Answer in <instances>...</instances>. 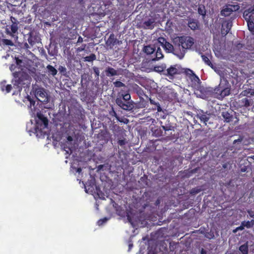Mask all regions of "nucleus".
<instances>
[{"instance_id": "obj_8", "label": "nucleus", "mask_w": 254, "mask_h": 254, "mask_svg": "<svg viewBox=\"0 0 254 254\" xmlns=\"http://www.w3.org/2000/svg\"><path fill=\"white\" fill-rule=\"evenodd\" d=\"M35 96L38 101L41 102L47 103L49 101L48 94L43 88H39L36 89Z\"/></svg>"}, {"instance_id": "obj_19", "label": "nucleus", "mask_w": 254, "mask_h": 254, "mask_svg": "<svg viewBox=\"0 0 254 254\" xmlns=\"http://www.w3.org/2000/svg\"><path fill=\"white\" fill-rule=\"evenodd\" d=\"M154 52V56L152 57V61H157L163 57L161 49L158 47Z\"/></svg>"}, {"instance_id": "obj_57", "label": "nucleus", "mask_w": 254, "mask_h": 254, "mask_svg": "<svg viewBox=\"0 0 254 254\" xmlns=\"http://www.w3.org/2000/svg\"><path fill=\"white\" fill-rule=\"evenodd\" d=\"M206 252L203 250L202 249L201 251V254H206Z\"/></svg>"}, {"instance_id": "obj_50", "label": "nucleus", "mask_w": 254, "mask_h": 254, "mask_svg": "<svg viewBox=\"0 0 254 254\" xmlns=\"http://www.w3.org/2000/svg\"><path fill=\"white\" fill-rule=\"evenodd\" d=\"M157 68H158V69L156 70L157 71H158L160 72L164 71V67L162 66H158Z\"/></svg>"}, {"instance_id": "obj_51", "label": "nucleus", "mask_w": 254, "mask_h": 254, "mask_svg": "<svg viewBox=\"0 0 254 254\" xmlns=\"http://www.w3.org/2000/svg\"><path fill=\"white\" fill-rule=\"evenodd\" d=\"M83 42V38L81 36H79L77 40V43Z\"/></svg>"}, {"instance_id": "obj_3", "label": "nucleus", "mask_w": 254, "mask_h": 254, "mask_svg": "<svg viewBox=\"0 0 254 254\" xmlns=\"http://www.w3.org/2000/svg\"><path fill=\"white\" fill-rule=\"evenodd\" d=\"M13 75L14 78L13 81V87L16 89L13 94H17L20 93L26 84L25 81L28 79V75L26 73L21 71H15L13 73Z\"/></svg>"}, {"instance_id": "obj_53", "label": "nucleus", "mask_w": 254, "mask_h": 254, "mask_svg": "<svg viewBox=\"0 0 254 254\" xmlns=\"http://www.w3.org/2000/svg\"><path fill=\"white\" fill-rule=\"evenodd\" d=\"M67 140L68 141H72L73 138H72V136H68L67 137Z\"/></svg>"}, {"instance_id": "obj_11", "label": "nucleus", "mask_w": 254, "mask_h": 254, "mask_svg": "<svg viewBox=\"0 0 254 254\" xmlns=\"http://www.w3.org/2000/svg\"><path fill=\"white\" fill-rule=\"evenodd\" d=\"M179 73L178 69L175 66H171L166 70L164 74L172 78L174 75Z\"/></svg>"}, {"instance_id": "obj_9", "label": "nucleus", "mask_w": 254, "mask_h": 254, "mask_svg": "<svg viewBox=\"0 0 254 254\" xmlns=\"http://www.w3.org/2000/svg\"><path fill=\"white\" fill-rule=\"evenodd\" d=\"M232 26V21L231 19L224 21L222 24L221 33L222 36H225L230 31Z\"/></svg>"}, {"instance_id": "obj_52", "label": "nucleus", "mask_w": 254, "mask_h": 254, "mask_svg": "<svg viewBox=\"0 0 254 254\" xmlns=\"http://www.w3.org/2000/svg\"><path fill=\"white\" fill-rule=\"evenodd\" d=\"M24 47L27 50L30 48L29 45L27 43H24Z\"/></svg>"}, {"instance_id": "obj_28", "label": "nucleus", "mask_w": 254, "mask_h": 254, "mask_svg": "<svg viewBox=\"0 0 254 254\" xmlns=\"http://www.w3.org/2000/svg\"><path fill=\"white\" fill-rule=\"evenodd\" d=\"M201 58H202V61L205 63V64H207V65H208L211 67H213V64H212V63L211 62L209 58L207 56H206L204 55H202Z\"/></svg>"}, {"instance_id": "obj_34", "label": "nucleus", "mask_w": 254, "mask_h": 254, "mask_svg": "<svg viewBox=\"0 0 254 254\" xmlns=\"http://www.w3.org/2000/svg\"><path fill=\"white\" fill-rule=\"evenodd\" d=\"M36 38L32 35V34H30L28 38V42L29 44L31 46H33L36 43L35 42Z\"/></svg>"}, {"instance_id": "obj_62", "label": "nucleus", "mask_w": 254, "mask_h": 254, "mask_svg": "<svg viewBox=\"0 0 254 254\" xmlns=\"http://www.w3.org/2000/svg\"><path fill=\"white\" fill-rule=\"evenodd\" d=\"M132 247V244H129V249H130L131 247Z\"/></svg>"}, {"instance_id": "obj_44", "label": "nucleus", "mask_w": 254, "mask_h": 254, "mask_svg": "<svg viewBox=\"0 0 254 254\" xmlns=\"http://www.w3.org/2000/svg\"><path fill=\"white\" fill-rule=\"evenodd\" d=\"M244 47V45L241 43H238L235 45V48L238 50H242Z\"/></svg>"}, {"instance_id": "obj_26", "label": "nucleus", "mask_w": 254, "mask_h": 254, "mask_svg": "<svg viewBox=\"0 0 254 254\" xmlns=\"http://www.w3.org/2000/svg\"><path fill=\"white\" fill-rule=\"evenodd\" d=\"M232 13V11H231L230 8H229L227 5L224 9H223L221 11V15H223L224 16H230Z\"/></svg>"}, {"instance_id": "obj_17", "label": "nucleus", "mask_w": 254, "mask_h": 254, "mask_svg": "<svg viewBox=\"0 0 254 254\" xmlns=\"http://www.w3.org/2000/svg\"><path fill=\"white\" fill-rule=\"evenodd\" d=\"M243 88L244 90L241 93V95L248 97H251L254 95V89L250 88H247L245 87V85L243 86Z\"/></svg>"}, {"instance_id": "obj_29", "label": "nucleus", "mask_w": 254, "mask_h": 254, "mask_svg": "<svg viewBox=\"0 0 254 254\" xmlns=\"http://www.w3.org/2000/svg\"><path fill=\"white\" fill-rule=\"evenodd\" d=\"M239 250L243 254H248V246L247 244H245L244 245H241L239 247Z\"/></svg>"}, {"instance_id": "obj_25", "label": "nucleus", "mask_w": 254, "mask_h": 254, "mask_svg": "<svg viewBox=\"0 0 254 254\" xmlns=\"http://www.w3.org/2000/svg\"><path fill=\"white\" fill-rule=\"evenodd\" d=\"M149 101L151 104L154 105V108H153V110H157L158 112H160L162 111V109L158 102H155L153 100L149 98Z\"/></svg>"}, {"instance_id": "obj_48", "label": "nucleus", "mask_w": 254, "mask_h": 254, "mask_svg": "<svg viewBox=\"0 0 254 254\" xmlns=\"http://www.w3.org/2000/svg\"><path fill=\"white\" fill-rule=\"evenodd\" d=\"M16 64L17 65L21 66V64L22 63V61L18 58L15 59Z\"/></svg>"}, {"instance_id": "obj_40", "label": "nucleus", "mask_w": 254, "mask_h": 254, "mask_svg": "<svg viewBox=\"0 0 254 254\" xmlns=\"http://www.w3.org/2000/svg\"><path fill=\"white\" fill-rule=\"evenodd\" d=\"M92 69H93L94 73L95 75V77L96 78L98 79L99 75H100V71H99V68L96 66H93V67H92Z\"/></svg>"}, {"instance_id": "obj_16", "label": "nucleus", "mask_w": 254, "mask_h": 254, "mask_svg": "<svg viewBox=\"0 0 254 254\" xmlns=\"http://www.w3.org/2000/svg\"><path fill=\"white\" fill-rule=\"evenodd\" d=\"M143 27L146 29H153L155 26V20L153 19H148L143 23Z\"/></svg>"}, {"instance_id": "obj_43", "label": "nucleus", "mask_w": 254, "mask_h": 254, "mask_svg": "<svg viewBox=\"0 0 254 254\" xmlns=\"http://www.w3.org/2000/svg\"><path fill=\"white\" fill-rule=\"evenodd\" d=\"M108 220V219L107 218L105 217V218H103V219H101L99 220L98 221L97 223H98V225H99V226H100V225H103L104 223H105L106 222H107V221Z\"/></svg>"}, {"instance_id": "obj_24", "label": "nucleus", "mask_w": 254, "mask_h": 254, "mask_svg": "<svg viewBox=\"0 0 254 254\" xmlns=\"http://www.w3.org/2000/svg\"><path fill=\"white\" fill-rule=\"evenodd\" d=\"M6 81H4L1 83V89L2 91L5 90L7 93H9L12 89V86L11 84H7L5 85Z\"/></svg>"}, {"instance_id": "obj_30", "label": "nucleus", "mask_w": 254, "mask_h": 254, "mask_svg": "<svg viewBox=\"0 0 254 254\" xmlns=\"http://www.w3.org/2000/svg\"><path fill=\"white\" fill-rule=\"evenodd\" d=\"M222 116L226 122H229L232 118V116L228 112H222Z\"/></svg>"}, {"instance_id": "obj_14", "label": "nucleus", "mask_w": 254, "mask_h": 254, "mask_svg": "<svg viewBox=\"0 0 254 254\" xmlns=\"http://www.w3.org/2000/svg\"><path fill=\"white\" fill-rule=\"evenodd\" d=\"M198 21L194 19H190L188 22V26L192 30L198 29L199 28Z\"/></svg>"}, {"instance_id": "obj_27", "label": "nucleus", "mask_w": 254, "mask_h": 254, "mask_svg": "<svg viewBox=\"0 0 254 254\" xmlns=\"http://www.w3.org/2000/svg\"><path fill=\"white\" fill-rule=\"evenodd\" d=\"M96 59V56L94 54H91L89 56H86L83 58L84 62H91L95 61Z\"/></svg>"}, {"instance_id": "obj_59", "label": "nucleus", "mask_w": 254, "mask_h": 254, "mask_svg": "<svg viewBox=\"0 0 254 254\" xmlns=\"http://www.w3.org/2000/svg\"><path fill=\"white\" fill-rule=\"evenodd\" d=\"M243 226H243V225L239 227L238 228H237V229H238V230H243L244 229Z\"/></svg>"}, {"instance_id": "obj_55", "label": "nucleus", "mask_w": 254, "mask_h": 254, "mask_svg": "<svg viewBox=\"0 0 254 254\" xmlns=\"http://www.w3.org/2000/svg\"><path fill=\"white\" fill-rule=\"evenodd\" d=\"M15 67V65H13V64L11 65V66H10V70L12 71L14 69Z\"/></svg>"}, {"instance_id": "obj_22", "label": "nucleus", "mask_w": 254, "mask_h": 254, "mask_svg": "<svg viewBox=\"0 0 254 254\" xmlns=\"http://www.w3.org/2000/svg\"><path fill=\"white\" fill-rule=\"evenodd\" d=\"M253 101L251 99H249L247 98H244L239 101V103L242 107L247 108L249 107Z\"/></svg>"}, {"instance_id": "obj_45", "label": "nucleus", "mask_w": 254, "mask_h": 254, "mask_svg": "<svg viewBox=\"0 0 254 254\" xmlns=\"http://www.w3.org/2000/svg\"><path fill=\"white\" fill-rule=\"evenodd\" d=\"M243 140V138L240 136L238 139H235L233 141V144L235 145L236 143H241Z\"/></svg>"}, {"instance_id": "obj_18", "label": "nucleus", "mask_w": 254, "mask_h": 254, "mask_svg": "<svg viewBox=\"0 0 254 254\" xmlns=\"http://www.w3.org/2000/svg\"><path fill=\"white\" fill-rule=\"evenodd\" d=\"M106 75L107 76H113L118 75L117 70L112 67L108 66L105 70Z\"/></svg>"}, {"instance_id": "obj_42", "label": "nucleus", "mask_w": 254, "mask_h": 254, "mask_svg": "<svg viewBox=\"0 0 254 254\" xmlns=\"http://www.w3.org/2000/svg\"><path fill=\"white\" fill-rule=\"evenodd\" d=\"M3 44L7 46H13V43L10 40L8 39H2V40Z\"/></svg>"}, {"instance_id": "obj_63", "label": "nucleus", "mask_w": 254, "mask_h": 254, "mask_svg": "<svg viewBox=\"0 0 254 254\" xmlns=\"http://www.w3.org/2000/svg\"><path fill=\"white\" fill-rule=\"evenodd\" d=\"M80 3H81L83 0H78Z\"/></svg>"}, {"instance_id": "obj_10", "label": "nucleus", "mask_w": 254, "mask_h": 254, "mask_svg": "<svg viewBox=\"0 0 254 254\" xmlns=\"http://www.w3.org/2000/svg\"><path fill=\"white\" fill-rule=\"evenodd\" d=\"M156 48L154 46L148 45L143 47V51L147 55L150 56V58L152 60V57L154 56V52Z\"/></svg>"}, {"instance_id": "obj_6", "label": "nucleus", "mask_w": 254, "mask_h": 254, "mask_svg": "<svg viewBox=\"0 0 254 254\" xmlns=\"http://www.w3.org/2000/svg\"><path fill=\"white\" fill-rule=\"evenodd\" d=\"M185 73L187 79L190 81L191 86L194 88H197L200 85V80L199 77L190 69H186Z\"/></svg>"}, {"instance_id": "obj_38", "label": "nucleus", "mask_w": 254, "mask_h": 254, "mask_svg": "<svg viewBox=\"0 0 254 254\" xmlns=\"http://www.w3.org/2000/svg\"><path fill=\"white\" fill-rule=\"evenodd\" d=\"M10 29H11V32L13 33V34H14L16 32H17V30H18V26H17V24L16 23H13L10 26Z\"/></svg>"}, {"instance_id": "obj_32", "label": "nucleus", "mask_w": 254, "mask_h": 254, "mask_svg": "<svg viewBox=\"0 0 254 254\" xmlns=\"http://www.w3.org/2000/svg\"><path fill=\"white\" fill-rule=\"evenodd\" d=\"M227 6L232 12L238 11L240 9V6L238 4H228Z\"/></svg>"}, {"instance_id": "obj_7", "label": "nucleus", "mask_w": 254, "mask_h": 254, "mask_svg": "<svg viewBox=\"0 0 254 254\" xmlns=\"http://www.w3.org/2000/svg\"><path fill=\"white\" fill-rule=\"evenodd\" d=\"M158 42L167 53H172L175 55L176 44L174 47L171 43L167 42L164 37H159L158 39Z\"/></svg>"}, {"instance_id": "obj_1", "label": "nucleus", "mask_w": 254, "mask_h": 254, "mask_svg": "<svg viewBox=\"0 0 254 254\" xmlns=\"http://www.w3.org/2000/svg\"><path fill=\"white\" fill-rule=\"evenodd\" d=\"M194 44V39L189 36L179 37V42L176 44L175 55L179 59H183L188 50L191 48Z\"/></svg>"}, {"instance_id": "obj_64", "label": "nucleus", "mask_w": 254, "mask_h": 254, "mask_svg": "<svg viewBox=\"0 0 254 254\" xmlns=\"http://www.w3.org/2000/svg\"><path fill=\"white\" fill-rule=\"evenodd\" d=\"M253 159L254 160V155L253 157Z\"/></svg>"}, {"instance_id": "obj_60", "label": "nucleus", "mask_w": 254, "mask_h": 254, "mask_svg": "<svg viewBox=\"0 0 254 254\" xmlns=\"http://www.w3.org/2000/svg\"><path fill=\"white\" fill-rule=\"evenodd\" d=\"M66 148H67V147L64 146V150L67 152L68 151L66 150ZM68 149L71 152V149L69 147H68Z\"/></svg>"}, {"instance_id": "obj_36", "label": "nucleus", "mask_w": 254, "mask_h": 254, "mask_svg": "<svg viewBox=\"0 0 254 254\" xmlns=\"http://www.w3.org/2000/svg\"><path fill=\"white\" fill-rule=\"evenodd\" d=\"M60 72L63 75H66L67 72L66 68L62 65H60L58 68Z\"/></svg>"}, {"instance_id": "obj_35", "label": "nucleus", "mask_w": 254, "mask_h": 254, "mask_svg": "<svg viewBox=\"0 0 254 254\" xmlns=\"http://www.w3.org/2000/svg\"><path fill=\"white\" fill-rule=\"evenodd\" d=\"M198 12L200 15L204 16L206 14L205 7L202 6H199L198 8Z\"/></svg>"}, {"instance_id": "obj_46", "label": "nucleus", "mask_w": 254, "mask_h": 254, "mask_svg": "<svg viewBox=\"0 0 254 254\" xmlns=\"http://www.w3.org/2000/svg\"><path fill=\"white\" fill-rule=\"evenodd\" d=\"M85 48H86V45L82 44L80 47H78L77 49V51L78 52H82L85 50Z\"/></svg>"}, {"instance_id": "obj_2", "label": "nucleus", "mask_w": 254, "mask_h": 254, "mask_svg": "<svg viewBox=\"0 0 254 254\" xmlns=\"http://www.w3.org/2000/svg\"><path fill=\"white\" fill-rule=\"evenodd\" d=\"M131 96L128 91L121 90L118 93L116 103L121 109L130 111L133 108V101L130 100Z\"/></svg>"}, {"instance_id": "obj_21", "label": "nucleus", "mask_w": 254, "mask_h": 254, "mask_svg": "<svg viewBox=\"0 0 254 254\" xmlns=\"http://www.w3.org/2000/svg\"><path fill=\"white\" fill-rule=\"evenodd\" d=\"M245 20L247 22L249 30L252 34L254 35V18Z\"/></svg>"}, {"instance_id": "obj_37", "label": "nucleus", "mask_w": 254, "mask_h": 254, "mask_svg": "<svg viewBox=\"0 0 254 254\" xmlns=\"http://www.w3.org/2000/svg\"><path fill=\"white\" fill-rule=\"evenodd\" d=\"M147 105V102L145 101L143 98H142V99H140V101L138 103V106L139 108H145Z\"/></svg>"}, {"instance_id": "obj_13", "label": "nucleus", "mask_w": 254, "mask_h": 254, "mask_svg": "<svg viewBox=\"0 0 254 254\" xmlns=\"http://www.w3.org/2000/svg\"><path fill=\"white\" fill-rule=\"evenodd\" d=\"M131 88L132 90L138 95L139 97V99L141 100L142 99V97L145 95L142 89L135 83L131 85Z\"/></svg>"}, {"instance_id": "obj_20", "label": "nucleus", "mask_w": 254, "mask_h": 254, "mask_svg": "<svg viewBox=\"0 0 254 254\" xmlns=\"http://www.w3.org/2000/svg\"><path fill=\"white\" fill-rule=\"evenodd\" d=\"M46 69L47 73L49 75H52L53 76H55L57 74V70L51 65H48L47 66Z\"/></svg>"}, {"instance_id": "obj_15", "label": "nucleus", "mask_w": 254, "mask_h": 254, "mask_svg": "<svg viewBox=\"0 0 254 254\" xmlns=\"http://www.w3.org/2000/svg\"><path fill=\"white\" fill-rule=\"evenodd\" d=\"M197 118L199 119L201 122L206 125V122L209 119V117L202 110L198 111L197 114Z\"/></svg>"}, {"instance_id": "obj_49", "label": "nucleus", "mask_w": 254, "mask_h": 254, "mask_svg": "<svg viewBox=\"0 0 254 254\" xmlns=\"http://www.w3.org/2000/svg\"><path fill=\"white\" fill-rule=\"evenodd\" d=\"M110 115L113 116H115L117 118H118L117 117V113H116V112L114 110V109L113 108H112V112L110 113Z\"/></svg>"}, {"instance_id": "obj_54", "label": "nucleus", "mask_w": 254, "mask_h": 254, "mask_svg": "<svg viewBox=\"0 0 254 254\" xmlns=\"http://www.w3.org/2000/svg\"><path fill=\"white\" fill-rule=\"evenodd\" d=\"M162 128H163V129L165 131H167V130H170V128L169 127H165V126H162Z\"/></svg>"}, {"instance_id": "obj_58", "label": "nucleus", "mask_w": 254, "mask_h": 254, "mask_svg": "<svg viewBox=\"0 0 254 254\" xmlns=\"http://www.w3.org/2000/svg\"><path fill=\"white\" fill-rule=\"evenodd\" d=\"M146 180H147V178L141 177V179H140V180L142 181H146Z\"/></svg>"}, {"instance_id": "obj_41", "label": "nucleus", "mask_w": 254, "mask_h": 254, "mask_svg": "<svg viewBox=\"0 0 254 254\" xmlns=\"http://www.w3.org/2000/svg\"><path fill=\"white\" fill-rule=\"evenodd\" d=\"M114 85L116 87H121L125 86V84L120 81L117 80L114 82Z\"/></svg>"}, {"instance_id": "obj_12", "label": "nucleus", "mask_w": 254, "mask_h": 254, "mask_svg": "<svg viewBox=\"0 0 254 254\" xmlns=\"http://www.w3.org/2000/svg\"><path fill=\"white\" fill-rule=\"evenodd\" d=\"M253 14H254V4L244 11L243 17L245 19H250L254 18Z\"/></svg>"}, {"instance_id": "obj_61", "label": "nucleus", "mask_w": 254, "mask_h": 254, "mask_svg": "<svg viewBox=\"0 0 254 254\" xmlns=\"http://www.w3.org/2000/svg\"><path fill=\"white\" fill-rule=\"evenodd\" d=\"M207 90V88H203L202 89H201V91H204L205 92H206Z\"/></svg>"}, {"instance_id": "obj_5", "label": "nucleus", "mask_w": 254, "mask_h": 254, "mask_svg": "<svg viewBox=\"0 0 254 254\" xmlns=\"http://www.w3.org/2000/svg\"><path fill=\"white\" fill-rule=\"evenodd\" d=\"M37 120L35 127V130L37 132H43V130L47 128L49 123L48 119L45 117L41 112L37 113Z\"/></svg>"}, {"instance_id": "obj_23", "label": "nucleus", "mask_w": 254, "mask_h": 254, "mask_svg": "<svg viewBox=\"0 0 254 254\" xmlns=\"http://www.w3.org/2000/svg\"><path fill=\"white\" fill-rule=\"evenodd\" d=\"M116 41L117 39L115 38L114 35L113 34H111L108 39L106 44L109 46H113L116 44Z\"/></svg>"}, {"instance_id": "obj_47", "label": "nucleus", "mask_w": 254, "mask_h": 254, "mask_svg": "<svg viewBox=\"0 0 254 254\" xmlns=\"http://www.w3.org/2000/svg\"><path fill=\"white\" fill-rule=\"evenodd\" d=\"M126 140L125 139H119L118 141V144H119L121 146H123L125 145L126 143Z\"/></svg>"}, {"instance_id": "obj_31", "label": "nucleus", "mask_w": 254, "mask_h": 254, "mask_svg": "<svg viewBox=\"0 0 254 254\" xmlns=\"http://www.w3.org/2000/svg\"><path fill=\"white\" fill-rule=\"evenodd\" d=\"M242 225L248 228L252 227L254 225V220H252L251 221H243Z\"/></svg>"}, {"instance_id": "obj_33", "label": "nucleus", "mask_w": 254, "mask_h": 254, "mask_svg": "<svg viewBox=\"0 0 254 254\" xmlns=\"http://www.w3.org/2000/svg\"><path fill=\"white\" fill-rule=\"evenodd\" d=\"M198 170V168H196L195 169H192L191 170H187L186 172L185 176L187 177H190L192 174L196 173L197 170Z\"/></svg>"}, {"instance_id": "obj_39", "label": "nucleus", "mask_w": 254, "mask_h": 254, "mask_svg": "<svg viewBox=\"0 0 254 254\" xmlns=\"http://www.w3.org/2000/svg\"><path fill=\"white\" fill-rule=\"evenodd\" d=\"M201 190L198 188H192L190 191V193L192 195H195L200 192Z\"/></svg>"}, {"instance_id": "obj_4", "label": "nucleus", "mask_w": 254, "mask_h": 254, "mask_svg": "<svg viewBox=\"0 0 254 254\" xmlns=\"http://www.w3.org/2000/svg\"><path fill=\"white\" fill-rule=\"evenodd\" d=\"M214 92L220 95L221 97H224L230 94V89L229 87V82L225 78L221 79L220 82L218 86H216L213 90Z\"/></svg>"}, {"instance_id": "obj_56", "label": "nucleus", "mask_w": 254, "mask_h": 254, "mask_svg": "<svg viewBox=\"0 0 254 254\" xmlns=\"http://www.w3.org/2000/svg\"><path fill=\"white\" fill-rule=\"evenodd\" d=\"M81 171H82V169L81 168H78L76 170L77 172H78L79 173H80L81 172Z\"/></svg>"}]
</instances>
